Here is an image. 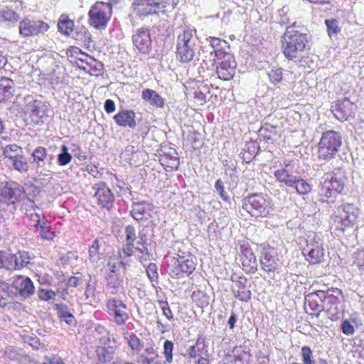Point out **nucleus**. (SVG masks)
Wrapping results in <instances>:
<instances>
[{
	"instance_id": "1",
	"label": "nucleus",
	"mask_w": 364,
	"mask_h": 364,
	"mask_svg": "<svg viewBox=\"0 0 364 364\" xmlns=\"http://www.w3.org/2000/svg\"><path fill=\"white\" fill-rule=\"evenodd\" d=\"M303 27L297 26L294 22L287 26L282 36V53L288 60L298 59L307 50L309 35L304 32Z\"/></svg>"
},
{
	"instance_id": "2",
	"label": "nucleus",
	"mask_w": 364,
	"mask_h": 364,
	"mask_svg": "<svg viewBox=\"0 0 364 364\" xmlns=\"http://www.w3.org/2000/svg\"><path fill=\"white\" fill-rule=\"evenodd\" d=\"M299 245L305 259L310 264H320L324 259L323 242L319 235L309 232L299 238Z\"/></svg>"
},
{
	"instance_id": "3",
	"label": "nucleus",
	"mask_w": 364,
	"mask_h": 364,
	"mask_svg": "<svg viewBox=\"0 0 364 364\" xmlns=\"http://www.w3.org/2000/svg\"><path fill=\"white\" fill-rule=\"evenodd\" d=\"M272 199L262 194H252L242 200V208L255 218L267 217L273 210Z\"/></svg>"
},
{
	"instance_id": "4",
	"label": "nucleus",
	"mask_w": 364,
	"mask_h": 364,
	"mask_svg": "<svg viewBox=\"0 0 364 364\" xmlns=\"http://www.w3.org/2000/svg\"><path fill=\"white\" fill-rule=\"evenodd\" d=\"M195 30L185 28L177 38L176 57L182 63L193 60L196 53V39L193 36Z\"/></svg>"
},
{
	"instance_id": "5",
	"label": "nucleus",
	"mask_w": 364,
	"mask_h": 364,
	"mask_svg": "<svg viewBox=\"0 0 364 364\" xmlns=\"http://www.w3.org/2000/svg\"><path fill=\"white\" fill-rule=\"evenodd\" d=\"M196 266V258L191 254H178V257H171L168 261V272L173 278H183L192 274Z\"/></svg>"
},
{
	"instance_id": "6",
	"label": "nucleus",
	"mask_w": 364,
	"mask_h": 364,
	"mask_svg": "<svg viewBox=\"0 0 364 364\" xmlns=\"http://www.w3.org/2000/svg\"><path fill=\"white\" fill-rule=\"evenodd\" d=\"M341 144V136L337 132L328 130L323 132L318 143V158L322 160L333 158Z\"/></svg>"
},
{
	"instance_id": "7",
	"label": "nucleus",
	"mask_w": 364,
	"mask_h": 364,
	"mask_svg": "<svg viewBox=\"0 0 364 364\" xmlns=\"http://www.w3.org/2000/svg\"><path fill=\"white\" fill-rule=\"evenodd\" d=\"M214 59L216 65V73L223 80H230L235 73L237 63L232 54L223 50H215Z\"/></svg>"
},
{
	"instance_id": "8",
	"label": "nucleus",
	"mask_w": 364,
	"mask_h": 364,
	"mask_svg": "<svg viewBox=\"0 0 364 364\" xmlns=\"http://www.w3.org/2000/svg\"><path fill=\"white\" fill-rule=\"evenodd\" d=\"M345 186L344 176L341 170L337 169L325 175L321 183L320 195L326 198H334L341 193Z\"/></svg>"
},
{
	"instance_id": "9",
	"label": "nucleus",
	"mask_w": 364,
	"mask_h": 364,
	"mask_svg": "<svg viewBox=\"0 0 364 364\" xmlns=\"http://www.w3.org/2000/svg\"><path fill=\"white\" fill-rule=\"evenodd\" d=\"M359 215V210L353 204L345 203L338 206L333 214V221L337 228L344 230L352 226Z\"/></svg>"
},
{
	"instance_id": "10",
	"label": "nucleus",
	"mask_w": 364,
	"mask_h": 364,
	"mask_svg": "<svg viewBox=\"0 0 364 364\" xmlns=\"http://www.w3.org/2000/svg\"><path fill=\"white\" fill-rule=\"evenodd\" d=\"M111 6L108 3L97 2L89 11V23L95 28H105L110 18Z\"/></svg>"
},
{
	"instance_id": "11",
	"label": "nucleus",
	"mask_w": 364,
	"mask_h": 364,
	"mask_svg": "<svg viewBox=\"0 0 364 364\" xmlns=\"http://www.w3.org/2000/svg\"><path fill=\"white\" fill-rule=\"evenodd\" d=\"M106 311L117 326H122L129 319L127 304L121 299L110 297L106 301Z\"/></svg>"
},
{
	"instance_id": "12",
	"label": "nucleus",
	"mask_w": 364,
	"mask_h": 364,
	"mask_svg": "<svg viewBox=\"0 0 364 364\" xmlns=\"http://www.w3.org/2000/svg\"><path fill=\"white\" fill-rule=\"evenodd\" d=\"M322 299L323 311L327 312L331 320L338 319V305L340 304L339 296L341 295V291L338 289H331L326 291H323L320 293Z\"/></svg>"
},
{
	"instance_id": "13",
	"label": "nucleus",
	"mask_w": 364,
	"mask_h": 364,
	"mask_svg": "<svg viewBox=\"0 0 364 364\" xmlns=\"http://www.w3.org/2000/svg\"><path fill=\"white\" fill-rule=\"evenodd\" d=\"M48 107L46 102L33 100L31 97L26 98V104L24 108L25 114L28 115L34 124H39L43 119L48 116Z\"/></svg>"
},
{
	"instance_id": "14",
	"label": "nucleus",
	"mask_w": 364,
	"mask_h": 364,
	"mask_svg": "<svg viewBox=\"0 0 364 364\" xmlns=\"http://www.w3.org/2000/svg\"><path fill=\"white\" fill-rule=\"evenodd\" d=\"M32 164L41 171L53 172L55 166L54 164V156L48 154L45 147L38 146L31 154Z\"/></svg>"
},
{
	"instance_id": "15",
	"label": "nucleus",
	"mask_w": 364,
	"mask_h": 364,
	"mask_svg": "<svg viewBox=\"0 0 364 364\" xmlns=\"http://www.w3.org/2000/svg\"><path fill=\"white\" fill-rule=\"evenodd\" d=\"M25 196L23 187L14 181L0 183V200L15 203Z\"/></svg>"
},
{
	"instance_id": "16",
	"label": "nucleus",
	"mask_w": 364,
	"mask_h": 364,
	"mask_svg": "<svg viewBox=\"0 0 364 364\" xmlns=\"http://www.w3.org/2000/svg\"><path fill=\"white\" fill-rule=\"evenodd\" d=\"M48 28V24L41 20L26 18L19 23V33L23 37L44 33Z\"/></svg>"
},
{
	"instance_id": "17",
	"label": "nucleus",
	"mask_w": 364,
	"mask_h": 364,
	"mask_svg": "<svg viewBox=\"0 0 364 364\" xmlns=\"http://www.w3.org/2000/svg\"><path fill=\"white\" fill-rule=\"evenodd\" d=\"M166 4V0H134L132 6L137 15L144 17L165 8Z\"/></svg>"
},
{
	"instance_id": "18",
	"label": "nucleus",
	"mask_w": 364,
	"mask_h": 364,
	"mask_svg": "<svg viewBox=\"0 0 364 364\" xmlns=\"http://www.w3.org/2000/svg\"><path fill=\"white\" fill-rule=\"evenodd\" d=\"M154 205L146 200L133 201L130 214L136 221H147L152 217Z\"/></svg>"
},
{
	"instance_id": "19",
	"label": "nucleus",
	"mask_w": 364,
	"mask_h": 364,
	"mask_svg": "<svg viewBox=\"0 0 364 364\" xmlns=\"http://www.w3.org/2000/svg\"><path fill=\"white\" fill-rule=\"evenodd\" d=\"M12 287L24 299L29 298L35 291L33 282L26 276L18 275L14 277L12 282Z\"/></svg>"
},
{
	"instance_id": "20",
	"label": "nucleus",
	"mask_w": 364,
	"mask_h": 364,
	"mask_svg": "<svg viewBox=\"0 0 364 364\" xmlns=\"http://www.w3.org/2000/svg\"><path fill=\"white\" fill-rule=\"evenodd\" d=\"M132 41L138 50L142 53H148L151 48V39L148 28H141L132 36Z\"/></svg>"
},
{
	"instance_id": "21",
	"label": "nucleus",
	"mask_w": 364,
	"mask_h": 364,
	"mask_svg": "<svg viewBox=\"0 0 364 364\" xmlns=\"http://www.w3.org/2000/svg\"><path fill=\"white\" fill-rule=\"evenodd\" d=\"M355 105L347 98L338 100L332 106V112L336 119L346 121L352 116Z\"/></svg>"
},
{
	"instance_id": "22",
	"label": "nucleus",
	"mask_w": 364,
	"mask_h": 364,
	"mask_svg": "<svg viewBox=\"0 0 364 364\" xmlns=\"http://www.w3.org/2000/svg\"><path fill=\"white\" fill-rule=\"evenodd\" d=\"M93 189L95 190V196L97 200L98 204L102 208L109 210L112 206L114 197L105 183L96 184Z\"/></svg>"
},
{
	"instance_id": "23",
	"label": "nucleus",
	"mask_w": 364,
	"mask_h": 364,
	"mask_svg": "<svg viewBox=\"0 0 364 364\" xmlns=\"http://www.w3.org/2000/svg\"><path fill=\"white\" fill-rule=\"evenodd\" d=\"M262 269L267 273L274 272L279 267V259L273 248L265 249L260 257Z\"/></svg>"
},
{
	"instance_id": "24",
	"label": "nucleus",
	"mask_w": 364,
	"mask_h": 364,
	"mask_svg": "<svg viewBox=\"0 0 364 364\" xmlns=\"http://www.w3.org/2000/svg\"><path fill=\"white\" fill-rule=\"evenodd\" d=\"M232 280L235 283L232 287L234 296L242 301H248L252 294L247 287V279L243 276H240L236 279L232 277Z\"/></svg>"
},
{
	"instance_id": "25",
	"label": "nucleus",
	"mask_w": 364,
	"mask_h": 364,
	"mask_svg": "<svg viewBox=\"0 0 364 364\" xmlns=\"http://www.w3.org/2000/svg\"><path fill=\"white\" fill-rule=\"evenodd\" d=\"M241 262L243 269L250 273H255L257 269L256 257L248 247H242Z\"/></svg>"
},
{
	"instance_id": "26",
	"label": "nucleus",
	"mask_w": 364,
	"mask_h": 364,
	"mask_svg": "<svg viewBox=\"0 0 364 364\" xmlns=\"http://www.w3.org/2000/svg\"><path fill=\"white\" fill-rule=\"evenodd\" d=\"M159 161L162 166L171 170L177 169L179 166L178 154L176 151L172 148L162 150V154L160 155Z\"/></svg>"
},
{
	"instance_id": "27",
	"label": "nucleus",
	"mask_w": 364,
	"mask_h": 364,
	"mask_svg": "<svg viewBox=\"0 0 364 364\" xmlns=\"http://www.w3.org/2000/svg\"><path fill=\"white\" fill-rule=\"evenodd\" d=\"M135 117V113L132 110H123L115 114L114 119L117 124L120 127H128L134 129L136 126Z\"/></svg>"
},
{
	"instance_id": "28",
	"label": "nucleus",
	"mask_w": 364,
	"mask_h": 364,
	"mask_svg": "<svg viewBox=\"0 0 364 364\" xmlns=\"http://www.w3.org/2000/svg\"><path fill=\"white\" fill-rule=\"evenodd\" d=\"M141 98L156 108H164L165 105V100L156 91L149 88L142 90Z\"/></svg>"
},
{
	"instance_id": "29",
	"label": "nucleus",
	"mask_w": 364,
	"mask_h": 364,
	"mask_svg": "<svg viewBox=\"0 0 364 364\" xmlns=\"http://www.w3.org/2000/svg\"><path fill=\"white\" fill-rule=\"evenodd\" d=\"M15 89L14 82L7 77L0 80V102H6L14 96Z\"/></svg>"
},
{
	"instance_id": "30",
	"label": "nucleus",
	"mask_w": 364,
	"mask_h": 364,
	"mask_svg": "<svg viewBox=\"0 0 364 364\" xmlns=\"http://www.w3.org/2000/svg\"><path fill=\"white\" fill-rule=\"evenodd\" d=\"M323 291H316L311 292L305 296V304L309 306L310 310L315 312L316 316L318 317L320 313L323 311L322 303L323 297L321 296L320 293Z\"/></svg>"
},
{
	"instance_id": "31",
	"label": "nucleus",
	"mask_w": 364,
	"mask_h": 364,
	"mask_svg": "<svg viewBox=\"0 0 364 364\" xmlns=\"http://www.w3.org/2000/svg\"><path fill=\"white\" fill-rule=\"evenodd\" d=\"M290 171L291 169L281 168L275 171L274 176L278 182L284 183L288 187H293L298 176L291 174Z\"/></svg>"
},
{
	"instance_id": "32",
	"label": "nucleus",
	"mask_w": 364,
	"mask_h": 364,
	"mask_svg": "<svg viewBox=\"0 0 364 364\" xmlns=\"http://www.w3.org/2000/svg\"><path fill=\"white\" fill-rule=\"evenodd\" d=\"M123 279L119 274H109L107 277V289L111 294H118L122 289Z\"/></svg>"
},
{
	"instance_id": "33",
	"label": "nucleus",
	"mask_w": 364,
	"mask_h": 364,
	"mask_svg": "<svg viewBox=\"0 0 364 364\" xmlns=\"http://www.w3.org/2000/svg\"><path fill=\"white\" fill-rule=\"evenodd\" d=\"M6 164L9 168L21 173H26L28 170V163L23 153L19 156H16V157L14 158V159H11Z\"/></svg>"
},
{
	"instance_id": "34",
	"label": "nucleus",
	"mask_w": 364,
	"mask_h": 364,
	"mask_svg": "<svg viewBox=\"0 0 364 364\" xmlns=\"http://www.w3.org/2000/svg\"><path fill=\"white\" fill-rule=\"evenodd\" d=\"M235 364H250L252 355L249 351L245 350L241 346H236L233 348Z\"/></svg>"
},
{
	"instance_id": "35",
	"label": "nucleus",
	"mask_w": 364,
	"mask_h": 364,
	"mask_svg": "<svg viewBox=\"0 0 364 364\" xmlns=\"http://www.w3.org/2000/svg\"><path fill=\"white\" fill-rule=\"evenodd\" d=\"M14 261V269H20L30 263L31 256L28 252L18 251L16 254H12Z\"/></svg>"
},
{
	"instance_id": "36",
	"label": "nucleus",
	"mask_w": 364,
	"mask_h": 364,
	"mask_svg": "<svg viewBox=\"0 0 364 364\" xmlns=\"http://www.w3.org/2000/svg\"><path fill=\"white\" fill-rule=\"evenodd\" d=\"M57 314L61 320L64 321L69 325L75 323V318L73 314L68 311V306L64 304H57L55 305Z\"/></svg>"
},
{
	"instance_id": "37",
	"label": "nucleus",
	"mask_w": 364,
	"mask_h": 364,
	"mask_svg": "<svg viewBox=\"0 0 364 364\" xmlns=\"http://www.w3.org/2000/svg\"><path fill=\"white\" fill-rule=\"evenodd\" d=\"M2 153L6 163H8L16 156L21 155L23 153V149L16 144H8L3 148Z\"/></svg>"
},
{
	"instance_id": "38",
	"label": "nucleus",
	"mask_w": 364,
	"mask_h": 364,
	"mask_svg": "<svg viewBox=\"0 0 364 364\" xmlns=\"http://www.w3.org/2000/svg\"><path fill=\"white\" fill-rule=\"evenodd\" d=\"M87 63L88 66L83 68L84 71L94 76L101 75L103 70V64L101 62L97 60L94 58H92L91 59H88Z\"/></svg>"
},
{
	"instance_id": "39",
	"label": "nucleus",
	"mask_w": 364,
	"mask_h": 364,
	"mask_svg": "<svg viewBox=\"0 0 364 364\" xmlns=\"http://www.w3.org/2000/svg\"><path fill=\"white\" fill-rule=\"evenodd\" d=\"M96 354L101 363H107L113 358L114 349L112 347L98 346L96 349Z\"/></svg>"
},
{
	"instance_id": "40",
	"label": "nucleus",
	"mask_w": 364,
	"mask_h": 364,
	"mask_svg": "<svg viewBox=\"0 0 364 364\" xmlns=\"http://www.w3.org/2000/svg\"><path fill=\"white\" fill-rule=\"evenodd\" d=\"M205 341L203 338H199L196 342V345L192 346L188 349V355L191 358H196L201 356L205 350Z\"/></svg>"
},
{
	"instance_id": "41",
	"label": "nucleus",
	"mask_w": 364,
	"mask_h": 364,
	"mask_svg": "<svg viewBox=\"0 0 364 364\" xmlns=\"http://www.w3.org/2000/svg\"><path fill=\"white\" fill-rule=\"evenodd\" d=\"M74 22L68 19L65 16H61L58 23V31L65 34L69 35L73 30Z\"/></svg>"
},
{
	"instance_id": "42",
	"label": "nucleus",
	"mask_w": 364,
	"mask_h": 364,
	"mask_svg": "<svg viewBox=\"0 0 364 364\" xmlns=\"http://www.w3.org/2000/svg\"><path fill=\"white\" fill-rule=\"evenodd\" d=\"M191 299L200 308L207 306L209 304V296L202 291H193L191 295Z\"/></svg>"
},
{
	"instance_id": "43",
	"label": "nucleus",
	"mask_w": 364,
	"mask_h": 364,
	"mask_svg": "<svg viewBox=\"0 0 364 364\" xmlns=\"http://www.w3.org/2000/svg\"><path fill=\"white\" fill-rule=\"evenodd\" d=\"M72 155L69 153L67 146L63 145L60 148V153L57 156V161L59 166H65L72 161Z\"/></svg>"
},
{
	"instance_id": "44",
	"label": "nucleus",
	"mask_w": 364,
	"mask_h": 364,
	"mask_svg": "<svg viewBox=\"0 0 364 364\" xmlns=\"http://www.w3.org/2000/svg\"><path fill=\"white\" fill-rule=\"evenodd\" d=\"M259 135L266 140H272L277 135L276 127L264 124L259 130Z\"/></svg>"
},
{
	"instance_id": "45",
	"label": "nucleus",
	"mask_w": 364,
	"mask_h": 364,
	"mask_svg": "<svg viewBox=\"0 0 364 364\" xmlns=\"http://www.w3.org/2000/svg\"><path fill=\"white\" fill-rule=\"evenodd\" d=\"M292 188H294L299 195L303 196L309 193L311 190V186L299 176L297 177Z\"/></svg>"
},
{
	"instance_id": "46",
	"label": "nucleus",
	"mask_w": 364,
	"mask_h": 364,
	"mask_svg": "<svg viewBox=\"0 0 364 364\" xmlns=\"http://www.w3.org/2000/svg\"><path fill=\"white\" fill-rule=\"evenodd\" d=\"M124 338L127 340L128 344L132 350L136 352L141 350V341L135 334L127 332L124 333Z\"/></svg>"
},
{
	"instance_id": "47",
	"label": "nucleus",
	"mask_w": 364,
	"mask_h": 364,
	"mask_svg": "<svg viewBox=\"0 0 364 364\" xmlns=\"http://www.w3.org/2000/svg\"><path fill=\"white\" fill-rule=\"evenodd\" d=\"M75 39L87 48L90 46L92 42L91 35L85 27H82L80 32L76 33Z\"/></svg>"
},
{
	"instance_id": "48",
	"label": "nucleus",
	"mask_w": 364,
	"mask_h": 364,
	"mask_svg": "<svg viewBox=\"0 0 364 364\" xmlns=\"http://www.w3.org/2000/svg\"><path fill=\"white\" fill-rule=\"evenodd\" d=\"M18 20V14L11 9L0 11V22H16Z\"/></svg>"
},
{
	"instance_id": "49",
	"label": "nucleus",
	"mask_w": 364,
	"mask_h": 364,
	"mask_svg": "<svg viewBox=\"0 0 364 364\" xmlns=\"http://www.w3.org/2000/svg\"><path fill=\"white\" fill-rule=\"evenodd\" d=\"M42 238L45 240H52L54 237V233L50 230V225L46 222H42V224L36 229Z\"/></svg>"
},
{
	"instance_id": "50",
	"label": "nucleus",
	"mask_w": 364,
	"mask_h": 364,
	"mask_svg": "<svg viewBox=\"0 0 364 364\" xmlns=\"http://www.w3.org/2000/svg\"><path fill=\"white\" fill-rule=\"evenodd\" d=\"M99 249V240L96 239L89 248V257L92 262H97L100 259Z\"/></svg>"
},
{
	"instance_id": "51",
	"label": "nucleus",
	"mask_w": 364,
	"mask_h": 364,
	"mask_svg": "<svg viewBox=\"0 0 364 364\" xmlns=\"http://www.w3.org/2000/svg\"><path fill=\"white\" fill-rule=\"evenodd\" d=\"M301 355L303 364H316L313 357V352L309 346H303L301 348Z\"/></svg>"
},
{
	"instance_id": "52",
	"label": "nucleus",
	"mask_w": 364,
	"mask_h": 364,
	"mask_svg": "<svg viewBox=\"0 0 364 364\" xmlns=\"http://www.w3.org/2000/svg\"><path fill=\"white\" fill-rule=\"evenodd\" d=\"M207 92H209L208 88L206 87V86L203 85L194 91L193 97L199 105H202L206 102Z\"/></svg>"
},
{
	"instance_id": "53",
	"label": "nucleus",
	"mask_w": 364,
	"mask_h": 364,
	"mask_svg": "<svg viewBox=\"0 0 364 364\" xmlns=\"http://www.w3.org/2000/svg\"><path fill=\"white\" fill-rule=\"evenodd\" d=\"M3 265L0 268H5L6 269H14V261L12 253L9 251H3V257H1Z\"/></svg>"
},
{
	"instance_id": "54",
	"label": "nucleus",
	"mask_w": 364,
	"mask_h": 364,
	"mask_svg": "<svg viewBox=\"0 0 364 364\" xmlns=\"http://www.w3.org/2000/svg\"><path fill=\"white\" fill-rule=\"evenodd\" d=\"M38 297L41 300L45 301H49L50 300H54L56 296V294L54 291L48 289H40L38 291Z\"/></svg>"
},
{
	"instance_id": "55",
	"label": "nucleus",
	"mask_w": 364,
	"mask_h": 364,
	"mask_svg": "<svg viewBox=\"0 0 364 364\" xmlns=\"http://www.w3.org/2000/svg\"><path fill=\"white\" fill-rule=\"evenodd\" d=\"M123 264V262L117 257H112L108 262V267L110 271L109 274H117L119 267Z\"/></svg>"
},
{
	"instance_id": "56",
	"label": "nucleus",
	"mask_w": 364,
	"mask_h": 364,
	"mask_svg": "<svg viewBox=\"0 0 364 364\" xmlns=\"http://www.w3.org/2000/svg\"><path fill=\"white\" fill-rule=\"evenodd\" d=\"M326 25L327 27L328 35L336 34L341 31V28L338 26V21L335 19L326 20Z\"/></svg>"
},
{
	"instance_id": "57",
	"label": "nucleus",
	"mask_w": 364,
	"mask_h": 364,
	"mask_svg": "<svg viewBox=\"0 0 364 364\" xmlns=\"http://www.w3.org/2000/svg\"><path fill=\"white\" fill-rule=\"evenodd\" d=\"M268 76L269 78V80L273 84H277L282 79V71L281 68H275L272 69L269 73Z\"/></svg>"
},
{
	"instance_id": "58",
	"label": "nucleus",
	"mask_w": 364,
	"mask_h": 364,
	"mask_svg": "<svg viewBox=\"0 0 364 364\" xmlns=\"http://www.w3.org/2000/svg\"><path fill=\"white\" fill-rule=\"evenodd\" d=\"M173 343L172 341L166 340L164 343V353L168 363H171L173 358Z\"/></svg>"
},
{
	"instance_id": "59",
	"label": "nucleus",
	"mask_w": 364,
	"mask_h": 364,
	"mask_svg": "<svg viewBox=\"0 0 364 364\" xmlns=\"http://www.w3.org/2000/svg\"><path fill=\"white\" fill-rule=\"evenodd\" d=\"M215 188L216 189V191L220 195V198L224 200L225 201L230 203V197L228 196V194L225 191V188L223 186V183L220 179H218L215 183Z\"/></svg>"
},
{
	"instance_id": "60",
	"label": "nucleus",
	"mask_w": 364,
	"mask_h": 364,
	"mask_svg": "<svg viewBox=\"0 0 364 364\" xmlns=\"http://www.w3.org/2000/svg\"><path fill=\"white\" fill-rule=\"evenodd\" d=\"M146 274L151 282H157L159 274L157 272V267L154 263H150L146 267Z\"/></svg>"
},
{
	"instance_id": "61",
	"label": "nucleus",
	"mask_w": 364,
	"mask_h": 364,
	"mask_svg": "<svg viewBox=\"0 0 364 364\" xmlns=\"http://www.w3.org/2000/svg\"><path fill=\"white\" fill-rule=\"evenodd\" d=\"M28 217L29 223L28 225L33 227H35L36 229L42 224L41 220V214L37 212L27 213Z\"/></svg>"
},
{
	"instance_id": "62",
	"label": "nucleus",
	"mask_w": 364,
	"mask_h": 364,
	"mask_svg": "<svg viewBox=\"0 0 364 364\" xmlns=\"http://www.w3.org/2000/svg\"><path fill=\"white\" fill-rule=\"evenodd\" d=\"M159 307L163 311V314L167 318L168 320H172L173 318L172 311L169 307L168 303L167 301H158Z\"/></svg>"
},
{
	"instance_id": "63",
	"label": "nucleus",
	"mask_w": 364,
	"mask_h": 364,
	"mask_svg": "<svg viewBox=\"0 0 364 364\" xmlns=\"http://www.w3.org/2000/svg\"><path fill=\"white\" fill-rule=\"evenodd\" d=\"M126 242L134 243L136 239V230L132 225H127L124 230Z\"/></svg>"
},
{
	"instance_id": "64",
	"label": "nucleus",
	"mask_w": 364,
	"mask_h": 364,
	"mask_svg": "<svg viewBox=\"0 0 364 364\" xmlns=\"http://www.w3.org/2000/svg\"><path fill=\"white\" fill-rule=\"evenodd\" d=\"M341 329L342 332L347 336L352 335L355 332L353 325L348 319H345L344 321H342Z\"/></svg>"
}]
</instances>
